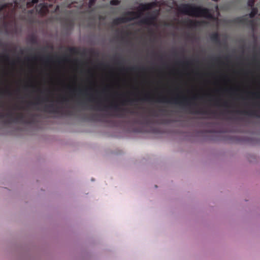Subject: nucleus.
<instances>
[{
    "mask_svg": "<svg viewBox=\"0 0 260 260\" xmlns=\"http://www.w3.org/2000/svg\"><path fill=\"white\" fill-rule=\"evenodd\" d=\"M43 111L52 114H58L62 113L59 108L58 107H55L53 104H50L49 105H45L44 108H43Z\"/></svg>",
    "mask_w": 260,
    "mask_h": 260,
    "instance_id": "obj_9",
    "label": "nucleus"
},
{
    "mask_svg": "<svg viewBox=\"0 0 260 260\" xmlns=\"http://www.w3.org/2000/svg\"><path fill=\"white\" fill-rule=\"evenodd\" d=\"M3 45V43L0 41V47Z\"/></svg>",
    "mask_w": 260,
    "mask_h": 260,
    "instance_id": "obj_34",
    "label": "nucleus"
},
{
    "mask_svg": "<svg viewBox=\"0 0 260 260\" xmlns=\"http://www.w3.org/2000/svg\"><path fill=\"white\" fill-rule=\"evenodd\" d=\"M52 59V57L51 56H48L45 57V61H46V62H50V61Z\"/></svg>",
    "mask_w": 260,
    "mask_h": 260,
    "instance_id": "obj_22",
    "label": "nucleus"
},
{
    "mask_svg": "<svg viewBox=\"0 0 260 260\" xmlns=\"http://www.w3.org/2000/svg\"><path fill=\"white\" fill-rule=\"evenodd\" d=\"M2 107V105H1V104H0V108Z\"/></svg>",
    "mask_w": 260,
    "mask_h": 260,
    "instance_id": "obj_41",
    "label": "nucleus"
},
{
    "mask_svg": "<svg viewBox=\"0 0 260 260\" xmlns=\"http://www.w3.org/2000/svg\"><path fill=\"white\" fill-rule=\"evenodd\" d=\"M215 60H216L217 61H219L220 60V59L219 57H217L216 58V59H215Z\"/></svg>",
    "mask_w": 260,
    "mask_h": 260,
    "instance_id": "obj_31",
    "label": "nucleus"
},
{
    "mask_svg": "<svg viewBox=\"0 0 260 260\" xmlns=\"http://www.w3.org/2000/svg\"><path fill=\"white\" fill-rule=\"evenodd\" d=\"M211 101H214L215 102V105L216 106H220L226 108H230L231 107V105L229 104V102L226 101H225L222 103V104L219 103L220 100H211Z\"/></svg>",
    "mask_w": 260,
    "mask_h": 260,
    "instance_id": "obj_12",
    "label": "nucleus"
},
{
    "mask_svg": "<svg viewBox=\"0 0 260 260\" xmlns=\"http://www.w3.org/2000/svg\"><path fill=\"white\" fill-rule=\"evenodd\" d=\"M0 60L8 61L9 60V56L6 54L5 55H0Z\"/></svg>",
    "mask_w": 260,
    "mask_h": 260,
    "instance_id": "obj_18",
    "label": "nucleus"
},
{
    "mask_svg": "<svg viewBox=\"0 0 260 260\" xmlns=\"http://www.w3.org/2000/svg\"><path fill=\"white\" fill-rule=\"evenodd\" d=\"M91 90V88L86 87L84 88L74 89L71 90V92H77L78 94L88 97L89 101H94L95 100L94 95H93V94L89 93V91Z\"/></svg>",
    "mask_w": 260,
    "mask_h": 260,
    "instance_id": "obj_8",
    "label": "nucleus"
},
{
    "mask_svg": "<svg viewBox=\"0 0 260 260\" xmlns=\"http://www.w3.org/2000/svg\"><path fill=\"white\" fill-rule=\"evenodd\" d=\"M157 15L158 13L156 12H153L150 14H148V16L141 20L139 23H140V24L156 26V24L155 21Z\"/></svg>",
    "mask_w": 260,
    "mask_h": 260,
    "instance_id": "obj_7",
    "label": "nucleus"
},
{
    "mask_svg": "<svg viewBox=\"0 0 260 260\" xmlns=\"http://www.w3.org/2000/svg\"><path fill=\"white\" fill-rule=\"evenodd\" d=\"M68 50H69L70 53H73L75 52V48H69L68 49Z\"/></svg>",
    "mask_w": 260,
    "mask_h": 260,
    "instance_id": "obj_23",
    "label": "nucleus"
},
{
    "mask_svg": "<svg viewBox=\"0 0 260 260\" xmlns=\"http://www.w3.org/2000/svg\"><path fill=\"white\" fill-rule=\"evenodd\" d=\"M210 39H211V41L214 42V43L219 44V34L217 32H215L211 34V36H210Z\"/></svg>",
    "mask_w": 260,
    "mask_h": 260,
    "instance_id": "obj_11",
    "label": "nucleus"
},
{
    "mask_svg": "<svg viewBox=\"0 0 260 260\" xmlns=\"http://www.w3.org/2000/svg\"><path fill=\"white\" fill-rule=\"evenodd\" d=\"M12 93L8 89L3 90L0 89V96H5V95L11 96Z\"/></svg>",
    "mask_w": 260,
    "mask_h": 260,
    "instance_id": "obj_14",
    "label": "nucleus"
},
{
    "mask_svg": "<svg viewBox=\"0 0 260 260\" xmlns=\"http://www.w3.org/2000/svg\"><path fill=\"white\" fill-rule=\"evenodd\" d=\"M141 15V12L128 11L125 13V17L117 18L113 20L112 23L114 25H117L121 23L131 21L135 19L139 18Z\"/></svg>",
    "mask_w": 260,
    "mask_h": 260,
    "instance_id": "obj_4",
    "label": "nucleus"
},
{
    "mask_svg": "<svg viewBox=\"0 0 260 260\" xmlns=\"http://www.w3.org/2000/svg\"><path fill=\"white\" fill-rule=\"evenodd\" d=\"M58 60H62V61H66V60H67V59H66V57H63V58H61V59H60V58H59Z\"/></svg>",
    "mask_w": 260,
    "mask_h": 260,
    "instance_id": "obj_26",
    "label": "nucleus"
},
{
    "mask_svg": "<svg viewBox=\"0 0 260 260\" xmlns=\"http://www.w3.org/2000/svg\"><path fill=\"white\" fill-rule=\"evenodd\" d=\"M236 113L239 114H244L245 115H249L251 117H255L257 118H260V114H259L257 111H247V110H236L235 111Z\"/></svg>",
    "mask_w": 260,
    "mask_h": 260,
    "instance_id": "obj_10",
    "label": "nucleus"
},
{
    "mask_svg": "<svg viewBox=\"0 0 260 260\" xmlns=\"http://www.w3.org/2000/svg\"><path fill=\"white\" fill-rule=\"evenodd\" d=\"M212 1H213L214 2H217L218 0H212Z\"/></svg>",
    "mask_w": 260,
    "mask_h": 260,
    "instance_id": "obj_37",
    "label": "nucleus"
},
{
    "mask_svg": "<svg viewBox=\"0 0 260 260\" xmlns=\"http://www.w3.org/2000/svg\"><path fill=\"white\" fill-rule=\"evenodd\" d=\"M152 7L151 4H142L140 6L141 11H144L150 10Z\"/></svg>",
    "mask_w": 260,
    "mask_h": 260,
    "instance_id": "obj_13",
    "label": "nucleus"
},
{
    "mask_svg": "<svg viewBox=\"0 0 260 260\" xmlns=\"http://www.w3.org/2000/svg\"><path fill=\"white\" fill-rule=\"evenodd\" d=\"M182 63L186 66H189L190 62L189 61H183Z\"/></svg>",
    "mask_w": 260,
    "mask_h": 260,
    "instance_id": "obj_24",
    "label": "nucleus"
},
{
    "mask_svg": "<svg viewBox=\"0 0 260 260\" xmlns=\"http://www.w3.org/2000/svg\"><path fill=\"white\" fill-rule=\"evenodd\" d=\"M28 41L32 44H36L37 43V38L35 35H31V36L29 37Z\"/></svg>",
    "mask_w": 260,
    "mask_h": 260,
    "instance_id": "obj_15",
    "label": "nucleus"
},
{
    "mask_svg": "<svg viewBox=\"0 0 260 260\" xmlns=\"http://www.w3.org/2000/svg\"><path fill=\"white\" fill-rule=\"evenodd\" d=\"M120 1L119 0H111L110 1V5L112 6H117L119 5Z\"/></svg>",
    "mask_w": 260,
    "mask_h": 260,
    "instance_id": "obj_19",
    "label": "nucleus"
},
{
    "mask_svg": "<svg viewBox=\"0 0 260 260\" xmlns=\"http://www.w3.org/2000/svg\"><path fill=\"white\" fill-rule=\"evenodd\" d=\"M251 94L253 96H257V93H255V92H253Z\"/></svg>",
    "mask_w": 260,
    "mask_h": 260,
    "instance_id": "obj_28",
    "label": "nucleus"
},
{
    "mask_svg": "<svg viewBox=\"0 0 260 260\" xmlns=\"http://www.w3.org/2000/svg\"><path fill=\"white\" fill-rule=\"evenodd\" d=\"M38 2V0H34V3H37Z\"/></svg>",
    "mask_w": 260,
    "mask_h": 260,
    "instance_id": "obj_35",
    "label": "nucleus"
},
{
    "mask_svg": "<svg viewBox=\"0 0 260 260\" xmlns=\"http://www.w3.org/2000/svg\"><path fill=\"white\" fill-rule=\"evenodd\" d=\"M192 113L196 114H203V115L208 114V112L207 111L203 110L202 109L196 110L195 111L192 112Z\"/></svg>",
    "mask_w": 260,
    "mask_h": 260,
    "instance_id": "obj_17",
    "label": "nucleus"
},
{
    "mask_svg": "<svg viewBox=\"0 0 260 260\" xmlns=\"http://www.w3.org/2000/svg\"><path fill=\"white\" fill-rule=\"evenodd\" d=\"M179 12L181 13L192 17H204L208 19L212 18L210 10L192 4H182L179 7Z\"/></svg>",
    "mask_w": 260,
    "mask_h": 260,
    "instance_id": "obj_3",
    "label": "nucleus"
},
{
    "mask_svg": "<svg viewBox=\"0 0 260 260\" xmlns=\"http://www.w3.org/2000/svg\"><path fill=\"white\" fill-rule=\"evenodd\" d=\"M253 62H256L257 60L256 59L255 57H253Z\"/></svg>",
    "mask_w": 260,
    "mask_h": 260,
    "instance_id": "obj_30",
    "label": "nucleus"
},
{
    "mask_svg": "<svg viewBox=\"0 0 260 260\" xmlns=\"http://www.w3.org/2000/svg\"><path fill=\"white\" fill-rule=\"evenodd\" d=\"M21 109V108H19L18 106H16L14 108V109Z\"/></svg>",
    "mask_w": 260,
    "mask_h": 260,
    "instance_id": "obj_29",
    "label": "nucleus"
},
{
    "mask_svg": "<svg viewBox=\"0 0 260 260\" xmlns=\"http://www.w3.org/2000/svg\"><path fill=\"white\" fill-rule=\"evenodd\" d=\"M122 70H125V68H123V69H122Z\"/></svg>",
    "mask_w": 260,
    "mask_h": 260,
    "instance_id": "obj_38",
    "label": "nucleus"
},
{
    "mask_svg": "<svg viewBox=\"0 0 260 260\" xmlns=\"http://www.w3.org/2000/svg\"><path fill=\"white\" fill-rule=\"evenodd\" d=\"M29 117H26L25 114L22 112H18L14 114L11 111L4 114L0 112V119H4L3 122L5 124H10L12 122H21L24 124H32L35 122V115L29 114Z\"/></svg>",
    "mask_w": 260,
    "mask_h": 260,
    "instance_id": "obj_2",
    "label": "nucleus"
},
{
    "mask_svg": "<svg viewBox=\"0 0 260 260\" xmlns=\"http://www.w3.org/2000/svg\"><path fill=\"white\" fill-rule=\"evenodd\" d=\"M33 59H36V57H34Z\"/></svg>",
    "mask_w": 260,
    "mask_h": 260,
    "instance_id": "obj_39",
    "label": "nucleus"
},
{
    "mask_svg": "<svg viewBox=\"0 0 260 260\" xmlns=\"http://www.w3.org/2000/svg\"><path fill=\"white\" fill-rule=\"evenodd\" d=\"M126 69L129 70L131 71H136L139 69L142 70H144V68H139L138 67H131V68H129V69Z\"/></svg>",
    "mask_w": 260,
    "mask_h": 260,
    "instance_id": "obj_21",
    "label": "nucleus"
},
{
    "mask_svg": "<svg viewBox=\"0 0 260 260\" xmlns=\"http://www.w3.org/2000/svg\"><path fill=\"white\" fill-rule=\"evenodd\" d=\"M66 114L68 115H70V111H66Z\"/></svg>",
    "mask_w": 260,
    "mask_h": 260,
    "instance_id": "obj_27",
    "label": "nucleus"
},
{
    "mask_svg": "<svg viewBox=\"0 0 260 260\" xmlns=\"http://www.w3.org/2000/svg\"><path fill=\"white\" fill-rule=\"evenodd\" d=\"M258 10L257 7H253V8H251V12L250 13V14L248 15H244L242 17H240L238 18V21L239 23H241L242 24H245L247 23H249L250 24L252 25L253 24V20H249L248 19V16H249V17L251 19H253V17L257 14Z\"/></svg>",
    "mask_w": 260,
    "mask_h": 260,
    "instance_id": "obj_6",
    "label": "nucleus"
},
{
    "mask_svg": "<svg viewBox=\"0 0 260 260\" xmlns=\"http://www.w3.org/2000/svg\"><path fill=\"white\" fill-rule=\"evenodd\" d=\"M97 116V115L96 114H94L93 115L92 117H93V118H94V117H96Z\"/></svg>",
    "mask_w": 260,
    "mask_h": 260,
    "instance_id": "obj_32",
    "label": "nucleus"
},
{
    "mask_svg": "<svg viewBox=\"0 0 260 260\" xmlns=\"http://www.w3.org/2000/svg\"><path fill=\"white\" fill-rule=\"evenodd\" d=\"M39 104V103H38V102H37L36 103H30V104Z\"/></svg>",
    "mask_w": 260,
    "mask_h": 260,
    "instance_id": "obj_33",
    "label": "nucleus"
},
{
    "mask_svg": "<svg viewBox=\"0 0 260 260\" xmlns=\"http://www.w3.org/2000/svg\"><path fill=\"white\" fill-rule=\"evenodd\" d=\"M254 0H248L247 2V5L248 6L251 7V8H252L254 7Z\"/></svg>",
    "mask_w": 260,
    "mask_h": 260,
    "instance_id": "obj_20",
    "label": "nucleus"
},
{
    "mask_svg": "<svg viewBox=\"0 0 260 260\" xmlns=\"http://www.w3.org/2000/svg\"><path fill=\"white\" fill-rule=\"evenodd\" d=\"M200 22L197 21H192L190 20L188 21V26L189 27H197L199 25Z\"/></svg>",
    "mask_w": 260,
    "mask_h": 260,
    "instance_id": "obj_16",
    "label": "nucleus"
},
{
    "mask_svg": "<svg viewBox=\"0 0 260 260\" xmlns=\"http://www.w3.org/2000/svg\"><path fill=\"white\" fill-rule=\"evenodd\" d=\"M39 100H40V98H38V101H39Z\"/></svg>",
    "mask_w": 260,
    "mask_h": 260,
    "instance_id": "obj_40",
    "label": "nucleus"
},
{
    "mask_svg": "<svg viewBox=\"0 0 260 260\" xmlns=\"http://www.w3.org/2000/svg\"><path fill=\"white\" fill-rule=\"evenodd\" d=\"M67 101V99L66 98H62L61 99V103H64V102H66Z\"/></svg>",
    "mask_w": 260,
    "mask_h": 260,
    "instance_id": "obj_25",
    "label": "nucleus"
},
{
    "mask_svg": "<svg viewBox=\"0 0 260 260\" xmlns=\"http://www.w3.org/2000/svg\"><path fill=\"white\" fill-rule=\"evenodd\" d=\"M27 60H30V58H29V57H27Z\"/></svg>",
    "mask_w": 260,
    "mask_h": 260,
    "instance_id": "obj_36",
    "label": "nucleus"
},
{
    "mask_svg": "<svg viewBox=\"0 0 260 260\" xmlns=\"http://www.w3.org/2000/svg\"><path fill=\"white\" fill-rule=\"evenodd\" d=\"M108 108L113 109L114 110V111H115L116 113L114 114H111L110 115L115 116L116 117H118L119 118L124 117L123 113L124 111H125L126 109L120 107L116 104H111L109 106H104V107H103V108H101V103H98V104H97V105L96 106V108H95V109H97L100 110H106Z\"/></svg>",
    "mask_w": 260,
    "mask_h": 260,
    "instance_id": "obj_5",
    "label": "nucleus"
},
{
    "mask_svg": "<svg viewBox=\"0 0 260 260\" xmlns=\"http://www.w3.org/2000/svg\"><path fill=\"white\" fill-rule=\"evenodd\" d=\"M198 99V96L194 95L188 98L185 96L177 95L175 97L168 98L165 96H158L156 100L150 95L149 94H145L143 97L140 98H125L122 100V104H132L138 101L144 102H153L155 101L159 103H171L174 104H178L180 106H190L194 105V101Z\"/></svg>",
    "mask_w": 260,
    "mask_h": 260,
    "instance_id": "obj_1",
    "label": "nucleus"
}]
</instances>
